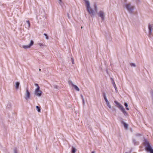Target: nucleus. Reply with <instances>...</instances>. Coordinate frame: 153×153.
Here are the masks:
<instances>
[{"instance_id":"c85d7f7f","label":"nucleus","mask_w":153,"mask_h":153,"mask_svg":"<svg viewBox=\"0 0 153 153\" xmlns=\"http://www.w3.org/2000/svg\"><path fill=\"white\" fill-rule=\"evenodd\" d=\"M115 87V89L116 90V89H117V87L115 86V87Z\"/></svg>"},{"instance_id":"9b49d317","label":"nucleus","mask_w":153,"mask_h":153,"mask_svg":"<svg viewBox=\"0 0 153 153\" xmlns=\"http://www.w3.org/2000/svg\"><path fill=\"white\" fill-rule=\"evenodd\" d=\"M76 149L74 147H72V148L71 153H75L76 152Z\"/></svg>"},{"instance_id":"4468645a","label":"nucleus","mask_w":153,"mask_h":153,"mask_svg":"<svg viewBox=\"0 0 153 153\" xmlns=\"http://www.w3.org/2000/svg\"><path fill=\"white\" fill-rule=\"evenodd\" d=\"M74 89L77 91H79V89L78 88V87H74Z\"/></svg>"},{"instance_id":"9d476101","label":"nucleus","mask_w":153,"mask_h":153,"mask_svg":"<svg viewBox=\"0 0 153 153\" xmlns=\"http://www.w3.org/2000/svg\"><path fill=\"white\" fill-rule=\"evenodd\" d=\"M121 110L123 112V113L125 115H126V114H127V113L126 111L125 108H122V109H121Z\"/></svg>"},{"instance_id":"f8f14e48","label":"nucleus","mask_w":153,"mask_h":153,"mask_svg":"<svg viewBox=\"0 0 153 153\" xmlns=\"http://www.w3.org/2000/svg\"><path fill=\"white\" fill-rule=\"evenodd\" d=\"M125 106L126 107V109L127 110H129V109L127 107H128V104L126 103H125L124 104Z\"/></svg>"},{"instance_id":"b1692460","label":"nucleus","mask_w":153,"mask_h":153,"mask_svg":"<svg viewBox=\"0 0 153 153\" xmlns=\"http://www.w3.org/2000/svg\"><path fill=\"white\" fill-rule=\"evenodd\" d=\"M14 153H17V151L16 149H15L14 151Z\"/></svg>"},{"instance_id":"bb28decb","label":"nucleus","mask_w":153,"mask_h":153,"mask_svg":"<svg viewBox=\"0 0 153 153\" xmlns=\"http://www.w3.org/2000/svg\"><path fill=\"white\" fill-rule=\"evenodd\" d=\"M35 85L36 86H38V84H35Z\"/></svg>"},{"instance_id":"aec40b11","label":"nucleus","mask_w":153,"mask_h":153,"mask_svg":"<svg viewBox=\"0 0 153 153\" xmlns=\"http://www.w3.org/2000/svg\"><path fill=\"white\" fill-rule=\"evenodd\" d=\"M19 82H17L16 83V86H19Z\"/></svg>"},{"instance_id":"423d86ee","label":"nucleus","mask_w":153,"mask_h":153,"mask_svg":"<svg viewBox=\"0 0 153 153\" xmlns=\"http://www.w3.org/2000/svg\"><path fill=\"white\" fill-rule=\"evenodd\" d=\"M126 7L127 10L129 11H131L134 8V7L131 6L130 4H126Z\"/></svg>"},{"instance_id":"ddd939ff","label":"nucleus","mask_w":153,"mask_h":153,"mask_svg":"<svg viewBox=\"0 0 153 153\" xmlns=\"http://www.w3.org/2000/svg\"><path fill=\"white\" fill-rule=\"evenodd\" d=\"M36 109H37L38 112H40V108L38 106H36Z\"/></svg>"},{"instance_id":"20e7f679","label":"nucleus","mask_w":153,"mask_h":153,"mask_svg":"<svg viewBox=\"0 0 153 153\" xmlns=\"http://www.w3.org/2000/svg\"><path fill=\"white\" fill-rule=\"evenodd\" d=\"M35 94L38 96H40L41 95L42 91L39 90V87H38V88L36 90Z\"/></svg>"},{"instance_id":"f3484780","label":"nucleus","mask_w":153,"mask_h":153,"mask_svg":"<svg viewBox=\"0 0 153 153\" xmlns=\"http://www.w3.org/2000/svg\"><path fill=\"white\" fill-rule=\"evenodd\" d=\"M38 45L40 46H44V45L43 44L41 43H39L38 44Z\"/></svg>"},{"instance_id":"dca6fc26","label":"nucleus","mask_w":153,"mask_h":153,"mask_svg":"<svg viewBox=\"0 0 153 153\" xmlns=\"http://www.w3.org/2000/svg\"><path fill=\"white\" fill-rule=\"evenodd\" d=\"M27 22L28 25V27H30V22L29 21H27Z\"/></svg>"},{"instance_id":"412c9836","label":"nucleus","mask_w":153,"mask_h":153,"mask_svg":"<svg viewBox=\"0 0 153 153\" xmlns=\"http://www.w3.org/2000/svg\"><path fill=\"white\" fill-rule=\"evenodd\" d=\"M130 65L131 66H135V65L134 64V63H131L130 64Z\"/></svg>"},{"instance_id":"1a4fd4ad","label":"nucleus","mask_w":153,"mask_h":153,"mask_svg":"<svg viewBox=\"0 0 153 153\" xmlns=\"http://www.w3.org/2000/svg\"><path fill=\"white\" fill-rule=\"evenodd\" d=\"M115 102L117 105V107H118L120 110L123 108V106L118 102L116 101H115Z\"/></svg>"},{"instance_id":"7ed1b4c3","label":"nucleus","mask_w":153,"mask_h":153,"mask_svg":"<svg viewBox=\"0 0 153 153\" xmlns=\"http://www.w3.org/2000/svg\"><path fill=\"white\" fill-rule=\"evenodd\" d=\"M98 16L100 17L102 20L104 19L105 15L103 11H100L98 13Z\"/></svg>"},{"instance_id":"0eeeda50","label":"nucleus","mask_w":153,"mask_h":153,"mask_svg":"<svg viewBox=\"0 0 153 153\" xmlns=\"http://www.w3.org/2000/svg\"><path fill=\"white\" fill-rule=\"evenodd\" d=\"M103 97H104V99L105 100V102L106 103L107 105V106H108V107L109 108H111V106L108 100L106 98V97L105 94H103Z\"/></svg>"},{"instance_id":"6e6552de","label":"nucleus","mask_w":153,"mask_h":153,"mask_svg":"<svg viewBox=\"0 0 153 153\" xmlns=\"http://www.w3.org/2000/svg\"><path fill=\"white\" fill-rule=\"evenodd\" d=\"M30 94L27 88L26 89V92L25 94V98L26 100H27L30 98Z\"/></svg>"},{"instance_id":"a211bd4d","label":"nucleus","mask_w":153,"mask_h":153,"mask_svg":"<svg viewBox=\"0 0 153 153\" xmlns=\"http://www.w3.org/2000/svg\"><path fill=\"white\" fill-rule=\"evenodd\" d=\"M94 9H95V11H97V6L96 5H95V4L94 5Z\"/></svg>"},{"instance_id":"a878e982","label":"nucleus","mask_w":153,"mask_h":153,"mask_svg":"<svg viewBox=\"0 0 153 153\" xmlns=\"http://www.w3.org/2000/svg\"><path fill=\"white\" fill-rule=\"evenodd\" d=\"M19 87L16 86V89H17Z\"/></svg>"},{"instance_id":"f257e3e1","label":"nucleus","mask_w":153,"mask_h":153,"mask_svg":"<svg viewBox=\"0 0 153 153\" xmlns=\"http://www.w3.org/2000/svg\"><path fill=\"white\" fill-rule=\"evenodd\" d=\"M143 145L145 147V149L147 152H149L150 153H153V149L152 148L148 141L144 140Z\"/></svg>"},{"instance_id":"2eb2a0df","label":"nucleus","mask_w":153,"mask_h":153,"mask_svg":"<svg viewBox=\"0 0 153 153\" xmlns=\"http://www.w3.org/2000/svg\"><path fill=\"white\" fill-rule=\"evenodd\" d=\"M149 32H150V33H151V31H152V29H151L152 27L150 25H149Z\"/></svg>"},{"instance_id":"7c9ffc66","label":"nucleus","mask_w":153,"mask_h":153,"mask_svg":"<svg viewBox=\"0 0 153 153\" xmlns=\"http://www.w3.org/2000/svg\"><path fill=\"white\" fill-rule=\"evenodd\" d=\"M83 28L82 27H82H81V28Z\"/></svg>"},{"instance_id":"2f4dec72","label":"nucleus","mask_w":153,"mask_h":153,"mask_svg":"<svg viewBox=\"0 0 153 153\" xmlns=\"http://www.w3.org/2000/svg\"><path fill=\"white\" fill-rule=\"evenodd\" d=\"M73 86H76V85H74Z\"/></svg>"},{"instance_id":"39448f33","label":"nucleus","mask_w":153,"mask_h":153,"mask_svg":"<svg viewBox=\"0 0 153 153\" xmlns=\"http://www.w3.org/2000/svg\"><path fill=\"white\" fill-rule=\"evenodd\" d=\"M33 42L32 40L30 41V44L27 45H23L22 46V48L25 49L30 48L33 45Z\"/></svg>"},{"instance_id":"6ab92c4d","label":"nucleus","mask_w":153,"mask_h":153,"mask_svg":"<svg viewBox=\"0 0 153 153\" xmlns=\"http://www.w3.org/2000/svg\"><path fill=\"white\" fill-rule=\"evenodd\" d=\"M124 126L126 128H127L128 127V125L124 123Z\"/></svg>"},{"instance_id":"393cba45","label":"nucleus","mask_w":153,"mask_h":153,"mask_svg":"<svg viewBox=\"0 0 153 153\" xmlns=\"http://www.w3.org/2000/svg\"><path fill=\"white\" fill-rule=\"evenodd\" d=\"M59 3H60L62 2V0H59Z\"/></svg>"},{"instance_id":"5701e85b","label":"nucleus","mask_w":153,"mask_h":153,"mask_svg":"<svg viewBox=\"0 0 153 153\" xmlns=\"http://www.w3.org/2000/svg\"><path fill=\"white\" fill-rule=\"evenodd\" d=\"M72 59V63L73 64H74V60L73 59V58H72L71 59Z\"/></svg>"},{"instance_id":"cd10ccee","label":"nucleus","mask_w":153,"mask_h":153,"mask_svg":"<svg viewBox=\"0 0 153 153\" xmlns=\"http://www.w3.org/2000/svg\"><path fill=\"white\" fill-rule=\"evenodd\" d=\"M91 153H94V151H93V152H91Z\"/></svg>"},{"instance_id":"f03ea898","label":"nucleus","mask_w":153,"mask_h":153,"mask_svg":"<svg viewBox=\"0 0 153 153\" xmlns=\"http://www.w3.org/2000/svg\"><path fill=\"white\" fill-rule=\"evenodd\" d=\"M85 2L87 11L91 16L94 15L93 10L91 7L89 1L86 0Z\"/></svg>"},{"instance_id":"4be33fe9","label":"nucleus","mask_w":153,"mask_h":153,"mask_svg":"<svg viewBox=\"0 0 153 153\" xmlns=\"http://www.w3.org/2000/svg\"><path fill=\"white\" fill-rule=\"evenodd\" d=\"M44 35L45 36V37H46V39H48V37L47 35L45 33Z\"/></svg>"},{"instance_id":"c756f323","label":"nucleus","mask_w":153,"mask_h":153,"mask_svg":"<svg viewBox=\"0 0 153 153\" xmlns=\"http://www.w3.org/2000/svg\"><path fill=\"white\" fill-rule=\"evenodd\" d=\"M39 71H41V69H39Z\"/></svg>"}]
</instances>
